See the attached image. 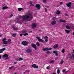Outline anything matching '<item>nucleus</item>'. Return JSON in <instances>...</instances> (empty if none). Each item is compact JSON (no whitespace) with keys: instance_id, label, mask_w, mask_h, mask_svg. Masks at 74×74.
Listing matches in <instances>:
<instances>
[{"instance_id":"1","label":"nucleus","mask_w":74,"mask_h":74,"mask_svg":"<svg viewBox=\"0 0 74 74\" xmlns=\"http://www.w3.org/2000/svg\"><path fill=\"white\" fill-rule=\"evenodd\" d=\"M23 20H26L27 19H29L30 20L33 19V14L29 13L27 15L23 16Z\"/></svg>"},{"instance_id":"2","label":"nucleus","mask_w":74,"mask_h":74,"mask_svg":"<svg viewBox=\"0 0 74 74\" xmlns=\"http://www.w3.org/2000/svg\"><path fill=\"white\" fill-rule=\"evenodd\" d=\"M2 57L3 58H6V59H9V57H8V55L7 54H6L3 55Z\"/></svg>"},{"instance_id":"3","label":"nucleus","mask_w":74,"mask_h":74,"mask_svg":"<svg viewBox=\"0 0 74 74\" xmlns=\"http://www.w3.org/2000/svg\"><path fill=\"white\" fill-rule=\"evenodd\" d=\"M35 49V50H36L37 49V46H36V45H35L34 44H33L31 45Z\"/></svg>"},{"instance_id":"4","label":"nucleus","mask_w":74,"mask_h":74,"mask_svg":"<svg viewBox=\"0 0 74 74\" xmlns=\"http://www.w3.org/2000/svg\"><path fill=\"white\" fill-rule=\"evenodd\" d=\"M36 8H37L38 10H40L41 8V5L39 4H37L36 5Z\"/></svg>"},{"instance_id":"5","label":"nucleus","mask_w":74,"mask_h":74,"mask_svg":"<svg viewBox=\"0 0 74 74\" xmlns=\"http://www.w3.org/2000/svg\"><path fill=\"white\" fill-rule=\"evenodd\" d=\"M70 58L71 59H74V55L73 54L71 53L70 54Z\"/></svg>"},{"instance_id":"6","label":"nucleus","mask_w":74,"mask_h":74,"mask_svg":"<svg viewBox=\"0 0 74 74\" xmlns=\"http://www.w3.org/2000/svg\"><path fill=\"white\" fill-rule=\"evenodd\" d=\"M32 67H33L34 69H38V66H36V64H34L32 65Z\"/></svg>"},{"instance_id":"7","label":"nucleus","mask_w":74,"mask_h":74,"mask_svg":"<svg viewBox=\"0 0 74 74\" xmlns=\"http://www.w3.org/2000/svg\"><path fill=\"white\" fill-rule=\"evenodd\" d=\"M22 44L24 46H26V45H27V42L26 41H24L22 42Z\"/></svg>"},{"instance_id":"8","label":"nucleus","mask_w":74,"mask_h":74,"mask_svg":"<svg viewBox=\"0 0 74 74\" xmlns=\"http://www.w3.org/2000/svg\"><path fill=\"white\" fill-rule=\"evenodd\" d=\"M32 52V50L30 49H27V50L26 51V52H27V53H31Z\"/></svg>"},{"instance_id":"9","label":"nucleus","mask_w":74,"mask_h":74,"mask_svg":"<svg viewBox=\"0 0 74 74\" xmlns=\"http://www.w3.org/2000/svg\"><path fill=\"white\" fill-rule=\"evenodd\" d=\"M22 16H19V17L17 18V22H18V23H20V19H21V18H22Z\"/></svg>"},{"instance_id":"10","label":"nucleus","mask_w":74,"mask_h":74,"mask_svg":"<svg viewBox=\"0 0 74 74\" xmlns=\"http://www.w3.org/2000/svg\"><path fill=\"white\" fill-rule=\"evenodd\" d=\"M5 49H6L5 48H3V49H0V53H2L3 51H5Z\"/></svg>"},{"instance_id":"11","label":"nucleus","mask_w":74,"mask_h":74,"mask_svg":"<svg viewBox=\"0 0 74 74\" xmlns=\"http://www.w3.org/2000/svg\"><path fill=\"white\" fill-rule=\"evenodd\" d=\"M66 5L68 7L70 8V7H71V3L69 2V3L67 4Z\"/></svg>"},{"instance_id":"12","label":"nucleus","mask_w":74,"mask_h":74,"mask_svg":"<svg viewBox=\"0 0 74 74\" xmlns=\"http://www.w3.org/2000/svg\"><path fill=\"white\" fill-rule=\"evenodd\" d=\"M53 53L56 54V56H58V51H53Z\"/></svg>"},{"instance_id":"13","label":"nucleus","mask_w":74,"mask_h":74,"mask_svg":"<svg viewBox=\"0 0 74 74\" xmlns=\"http://www.w3.org/2000/svg\"><path fill=\"white\" fill-rule=\"evenodd\" d=\"M59 47V45L58 44L55 45L53 46V47L54 49H56Z\"/></svg>"},{"instance_id":"14","label":"nucleus","mask_w":74,"mask_h":74,"mask_svg":"<svg viewBox=\"0 0 74 74\" xmlns=\"http://www.w3.org/2000/svg\"><path fill=\"white\" fill-rule=\"evenodd\" d=\"M37 38L39 42H43V40L42 39H40V38L39 37Z\"/></svg>"},{"instance_id":"15","label":"nucleus","mask_w":74,"mask_h":74,"mask_svg":"<svg viewBox=\"0 0 74 74\" xmlns=\"http://www.w3.org/2000/svg\"><path fill=\"white\" fill-rule=\"evenodd\" d=\"M51 24L52 25H55L56 24V21H53L51 22Z\"/></svg>"},{"instance_id":"16","label":"nucleus","mask_w":74,"mask_h":74,"mask_svg":"<svg viewBox=\"0 0 74 74\" xmlns=\"http://www.w3.org/2000/svg\"><path fill=\"white\" fill-rule=\"evenodd\" d=\"M36 24L35 23H33L32 25V27L33 29H34L36 28Z\"/></svg>"},{"instance_id":"17","label":"nucleus","mask_w":74,"mask_h":74,"mask_svg":"<svg viewBox=\"0 0 74 74\" xmlns=\"http://www.w3.org/2000/svg\"><path fill=\"white\" fill-rule=\"evenodd\" d=\"M50 63H53L55 62V61L54 60H52L49 61Z\"/></svg>"},{"instance_id":"18","label":"nucleus","mask_w":74,"mask_h":74,"mask_svg":"<svg viewBox=\"0 0 74 74\" xmlns=\"http://www.w3.org/2000/svg\"><path fill=\"white\" fill-rule=\"evenodd\" d=\"M60 21L61 22H64V23H66V21L65 20H62L60 19Z\"/></svg>"},{"instance_id":"19","label":"nucleus","mask_w":74,"mask_h":74,"mask_svg":"<svg viewBox=\"0 0 74 74\" xmlns=\"http://www.w3.org/2000/svg\"><path fill=\"white\" fill-rule=\"evenodd\" d=\"M43 51H47L49 50V49L48 48H45L43 49Z\"/></svg>"},{"instance_id":"20","label":"nucleus","mask_w":74,"mask_h":74,"mask_svg":"<svg viewBox=\"0 0 74 74\" xmlns=\"http://www.w3.org/2000/svg\"><path fill=\"white\" fill-rule=\"evenodd\" d=\"M60 14V12L59 10H57L56 12V14L57 15H59Z\"/></svg>"},{"instance_id":"21","label":"nucleus","mask_w":74,"mask_h":74,"mask_svg":"<svg viewBox=\"0 0 74 74\" xmlns=\"http://www.w3.org/2000/svg\"><path fill=\"white\" fill-rule=\"evenodd\" d=\"M65 31L66 32L67 34H69V33L70 32V31L67 29L65 30Z\"/></svg>"},{"instance_id":"22","label":"nucleus","mask_w":74,"mask_h":74,"mask_svg":"<svg viewBox=\"0 0 74 74\" xmlns=\"http://www.w3.org/2000/svg\"><path fill=\"white\" fill-rule=\"evenodd\" d=\"M8 7H7V6H5V7H3L2 8V10H5V9H8Z\"/></svg>"},{"instance_id":"23","label":"nucleus","mask_w":74,"mask_h":74,"mask_svg":"<svg viewBox=\"0 0 74 74\" xmlns=\"http://www.w3.org/2000/svg\"><path fill=\"white\" fill-rule=\"evenodd\" d=\"M66 29H70V27L68 25H66Z\"/></svg>"},{"instance_id":"24","label":"nucleus","mask_w":74,"mask_h":74,"mask_svg":"<svg viewBox=\"0 0 74 74\" xmlns=\"http://www.w3.org/2000/svg\"><path fill=\"white\" fill-rule=\"evenodd\" d=\"M13 29L14 30H15L16 31V30H18V28H17L15 27H13Z\"/></svg>"},{"instance_id":"25","label":"nucleus","mask_w":74,"mask_h":74,"mask_svg":"<svg viewBox=\"0 0 74 74\" xmlns=\"http://www.w3.org/2000/svg\"><path fill=\"white\" fill-rule=\"evenodd\" d=\"M7 41H4L3 43V44H7Z\"/></svg>"},{"instance_id":"26","label":"nucleus","mask_w":74,"mask_h":74,"mask_svg":"<svg viewBox=\"0 0 74 74\" xmlns=\"http://www.w3.org/2000/svg\"><path fill=\"white\" fill-rule=\"evenodd\" d=\"M57 73L58 74H59L60 73V69H58L57 71Z\"/></svg>"},{"instance_id":"27","label":"nucleus","mask_w":74,"mask_h":74,"mask_svg":"<svg viewBox=\"0 0 74 74\" xmlns=\"http://www.w3.org/2000/svg\"><path fill=\"white\" fill-rule=\"evenodd\" d=\"M22 8H18V11H22Z\"/></svg>"},{"instance_id":"28","label":"nucleus","mask_w":74,"mask_h":74,"mask_svg":"<svg viewBox=\"0 0 74 74\" xmlns=\"http://www.w3.org/2000/svg\"><path fill=\"white\" fill-rule=\"evenodd\" d=\"M23 35L24 36H27L29 35V34L27 33H25L24 34H23Z\"/></svg>"},{"instance_id":"29","label":"nucleus","mask_w":74,"mask_h":74,"mask_svg":"<svg viewBox=\"0 0 74 74\" xmlns=\"http://www.w3.org/2000/svg\"><path fill=\"white\" fill-rule=\"evenodd\" d=\"M22 33L23 34L25 33H26V30H23L22 31Z\"/></svg>"},{"instance_id":"30","label":"nucleus","mask_w":74,"mask_h":74,"mask_svg":"<svg viewBox=\"0 0 74 74\" xmlns=\"http://www.w3.org/2000/svg\"><path fill=\"white\" fill-rule=\"evenodd\" d=\"M19 61H21V60H23V59L22 58H21L19 59Z\"/></svg>"},{"instance_id":"31","label":"nucleus","mask_w":74,"mask_h":74,"mask_svg":"<svg viewBox=\"0 0 74 74\" xmlns=\"http://www.w3.org/2000/svg\"><path fill=\"white\" fill-rule=\"evenodd\" d=\"M36 45L38 46H40V43L39 42H37L36 44Z\"/></svg>"},{"instance_id":"32","label":"nucleus","mask_w":74,"mask_h":74,"mask_svg":"<svg viewBox=\"0 0 74 74\" xmlns=\"http://www.w3.org/2000/svg\"><path fill=\"white\" fill-rule=\"evenodd\" d=\"M47 54H48L49 53V54H51V52H50V51H48L47 52Z\"/></svg>"},{"instance_id":"33","label":"nucleus","mask_w":74,"mask_h":74,"mask_svg":"<svg viewBox=\"0 0 74 74\" xmlns=\"http://www.w3.org/2000/svg\"><path fill=\"white\" fill-rule=\"evenodd\" d=\"M63 62H64V61H63V60L61 61L60 62V64H62L63 63Z\"/></svg>"},{"instance_id":"34","label":"nucleus","mask_w":74,"mask_h":74,"mask_svg":"<svg viewBox=\"0 0 74 74\" xmlns=\"http://www.w3.org/2000/svg\"><path fill=\"white\" fill-rule=\"evenodd\" d=\"M43 3H47V0H43Z\"/></svg>"},{"instance_id":"35","label":"nucleus","mask_w":74,"mask_h":74,"mask_svg":"<svg viewBox=\"0 0 74 74\" xmlns=\"http://www.w3.org/2000/svg\"><path fill=\"white\" fill-rule=\"evenodd\" d=\"M12 36L13 37H15V36H16V34H13L12 35Z\"/></svg>"},{"instance_id":"36","label":"nucleus","mask_w":74,"mask_h":74,"mask_svg":"<svg viewBox=\"0 0 74 74\" xmlns=\"http://www.w3.org/2000/svg\"><path fill=\"white\" fill-rule=\"evenodd\" d=\"M64 51H65V50H64V49H63L62 50V53H64Z\"/></svg>"},{"instance_id":"37","label":"nucleus","mask_w":74,"mask_h":74,"mask_svg":"<svg viewBox=\"0 0 74 74\" xmlns=\"http://www.w3.org/2000/svg\"><path fill=\"white\" fill-rule=\"evenodd\" d=\"M44 38H45V39L48 38V36H46L44 37Z\"/></svg>"},{"instance_id":"38","label":"nucleus","mask_w":74,"mask_h":74,"mask_svg":"<svg viewBox=\"0 0 74 74\" xmlns=\"http://www.w3.org/2000/svg\"><path fill=\"white\" fill-rule=\"evenodd\" d=\"M52 20H53V21H55L56 20V18L55 17L53 18H52Z\"/></svg>"},{"instance_id":"39","label":"nucleus","mask_w":74,"mask_h":74,"mask_svg":"<svg viewBox=\"0 0 74 74\" xmlns=\"http://www.w3.org/2000/svg\"><path fill=\"white\" fill-rule=\"evenodd\" d=\"M5 40H6V38H4L2 40V41H3V42L4 41H5Z\"/></svg>"},{"instance_id":"40","label":"nucleus","mask_w":74,"mask_h":74,"mask_svg":"<svg viewBox=\"0 0 74 74\" xmlns=\"http://www.w3.org/2000/svg\"><path fill=\"white\" fill-rule=\"evenodd\" d=\"M13 66H12L11 67H10L9 69H12V68H13Z\"/></svg>"},{"instance_id":"41","label":"nucleus","mask_w":74,"mask_h":74,"mask_svg":"<svg viewBox=\"0 0 74 74\" xmlns=\"http://www.w3.org/2000/svg\"><path fill=\"white\" fill-rule=\"evenodd\" d=\"M60 5H62V4H63V2H60Z\"/></svg>"},{"instance_id":"42","label":"nucleus","mask_w":74,"mask_h":74,"mask_svg":"<svg viewBox=\"0 0 74 74\" xmlns=\"http://www.w3.org/2000/svg\"><path fill=\"white\" fill-rule=\"evenodd\" d=\"M29 71H30L29 70H27L25 71V72H27L28 73H29Z\"/></svg>"},{"instance_id":"43","label":"nucleus","mask_w":74,"mask_h":74,"mask_svg":"<svg viewBox=\"0 0 74 74\" xmlns=\"http://www.w3.org/2000/svg\"><path fill=\"white\" fill-rule=\"evenodd\" d=\"M12 16H13V15L11 14L10 15V18H11Z\"/></svg>"},{"instance_id":"44","label":"nucleus","mask_w":74,"mask_h":74,"mask_svg":"<svg viewBox=\"0 0 74 74\" xmlns=\"http://www.w3.org/2000/svg\"><path fill=\"white\" fill-rule=\"evenodd\" d=\"M45 12H46L47 11V9L45 8Z\"/></svg>"},{"instance_id":"45","label":"nucleus","mask_w":74,"mask_h":74,"mask_svg":"<svg viewBox=\"0 0 74 74\" xmlns=\"http://www.w3.org/2000/svg\"><path fill=\"white\" fill-rule=\"evenodd\" d=\"M49 69V66H47V69Z\"/></svg>"},{"instance_id":"46","label":"nucleus","mask_w":74,"mask_h":74,"mask_svg":"<svg viewBox=\"0 0 74 74\" xmlns=\"http://www.w3.org/2000/svg\"><path fill=\"white\" fill-rule=\"evenodd\" d=\"M29 3L30 4H32V3H33V2H32V1H30L29 2Z\"/></svg>"},{"instance_id":"47","label":"nucleus","mask_w":74,"mask_h":74,"mask_svg":"<svg viewBox=\"0 0 74 74\" xmlns=\"http://www.w3.org/2000/svg\"><path fill=\"white\" fill-rule=\"evenodd\" d=\"M65 71H66V70H64V69L63 70V72L65 73Z\"/></svg>"},{"instance_id":"48","label":"nucleus","mask_w":74,"mask_h":74,"mask_svg":"<svg viewBox=\"0 0 74 74\" xmlns=\"http://www.w3.org/2000/svg\"><path fill=\"white\" fill-rule=\"evenodd\" d=\"M33 5H33V4H32L30 5V6H33Z\"/></svg>"},{"instance_id":"49","label":"nucleus","mask_w":74,"mask_h":74,"mask_svg":"<svg viewBox=\"0 0 74 74\" xmlns=\"http://www.w3.org/2000/svg\"><path fill=\"white\" fill-rule=\"evenodd\" d=\"M45 42H47V41H48V39H46L45 40Z\"/></svg>"},{"instance_id":"50","label":"nucleus","mask_w":74,"mask_h":74,"mask_svg":"<svg viewBox=\"0 0 74 74\" xmlns=\"http://www.w3.org/2000/svg\"><path fill=\"white\" fill-rule=\"evenodd\" d=\"M8 42V41H7V44H10V43H11Z\"/></svg>"},{"instance_id":"51","label":"nucleus","mask_w":74,"mask_h":74,"mask_svg":"<svg viewBox=\"0 0 74 74\" xmlns=\"http://www.w3.org/2000/svg\"><path fill=\"white\" fill-rule=\"evenodd\" d=\"M8 41H9V42H11V39H9Z\"/></svg>"},{"instance_id":"52","label":"nucleus","mask_w":74,"mask_h":74,"mask_svg":"<svg viewBox=\"0 0 74 74\" xmlns=\"http://www.w3.org/2000/svg\"><path fill=\"white\" fill-rule=\"evenodd\" d=\"M72 28L73 29H74V26H72Z\"/></svg>"},{"instance_id":"53","label":"nucleus","mask_w":74,"mask_h":74,"mask_svg":"<svg viewBox=\"0 0 74 74\" xmlns=\"http://www.w3.org/2000/svg\"><path fill=\"white\" fill-rule=\"evenodd\" d=\"M52 49V48H50L49 49V50H51Z\"/></svg>"},{"instance_id":"54","label":"nucleus","mask_w":74,"mask_h":74,"mask_svg":"<svg viewBox=\"0 0 74 74\" xmlns=\"http://www.w3.org/2000/svg\"><path fill=\"white\" fill-rule=\"evenodd\" d=\"M6 46H7V45H3V47H6Z\"/></svg>"},{"instance_id":"55","label":"nucleus","mask_w":74,"mask_h":74,"mask_svg":"<svg viewBox=\"0 0 74 74\" xmlns=\"http://www.w3.org/2000/svg\"><path fill=\"white\" fill-rule=\"evenodd\" d=\"M23 35L22 34H21L20 35V36H22Z\"/></svg>"},{"instance_id":"56","label":"nucleus","mask_w":74,"mask_h":74,"mask_svg":"<svg viewBox=\"0 0 74 74\" xmlns=\"http://www.w3.org/2000/svg\"><path fill=\"white\" fill-rule=\"evenodd\" d=\"M39 32H41V31H42V30H39Z\"/></svg>"},{"instance_id":"57","label":"nucleus","mask_w":74,"mask_h":74,"mask_svg":"<svg viewBox=\"0 0 74 74\" xmlns=\"http://www.w3.org/2000/svg\"><path fill=\"white\" fill-rule=\"evenodd\" d=\"M14 64H16V62H15L14 63Z\"/></svg>"},{"instance_id":"58","label":"nucleus","mask_w":74,"mask_h":74,"mask_svg":"<svg viewBox=\"0 0 74 74\" xmlns=\"http://www.w3.org/2000/svg\"><path fill=\"white\" fill-rule=\"evenodd\" d=\"M55 60H58V58H56Z\"/></svg>"},{"instance_id":"59","label":"nucleus","mask_w":74,"mask_h":74,"mask_svg":"<svg viewBox=\"0 0 74 74\" xmlns=\"http://www.w3.org/2000/svg\"><path fill=\"white\" fill-rule=\"evenodd\" d=\"M68 71H66L65 72V73H68Z\"/></svg>"},{"instance_id":"60","label":"nucleus","mask_w":74,"mask_h":74,"mask_svg":"<svg viewBox=\"0 0 74 74\" xmlns=\"http://www.w3.org/2000/svg\"><path fill=\"white\" fill-rule=\"evenodd\" d=\"M66 16H68V14H66Z\"/></svg>"},{"instance_id":"61","label":"nucleus","mask_w":74,"mask_h":74,"mask_svg":"<svg viewBox=\"0 0 74 74\" xmlns=\"http://www.w3.org/2000/svg\"><path fill=\"white\" fill-rule=\"evenodd\" d=\"M1 56H0V59H1Z\"/></svg>"},{"instance_id":"62","label":"nucleus","mask_w":74,"mask_h":74,"mask_svg":"<svg viewBox=\"0 0 74 74\" xmlns=\"http://www.w3.org/2000/svg\"><path fill=\"white\" fill-rule=\"evenodd\" d=\"M49 7L48 6H47V8H49Z\"/></svg>"},{"instance_id":"63","label":"nucleus","mask_w":74,"mask_h":74,"mask_svg":"<svg viewBox=\"0 0 74 74\" xmlns=\"http://www.w3.org/2000/svg\"><path fill=\"white\" fill-rule=\"evenodd\" d=\"M53 74H56V73H53Z\"/></svg>"},{"instance_id":"64","label":"nucleus","mask_w":74,"mask_h":74,"mask_svg":"<svg viewBox=\"0 0 74 74\" xmlns=\"http://www.w3.org/2000/svg\"><path fill=\"white\" fill-rule=\"evenodd\" d=\"M14 74H16V73H15Z\"/></svg>"}]
</instances>
